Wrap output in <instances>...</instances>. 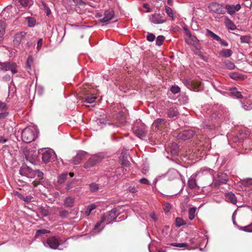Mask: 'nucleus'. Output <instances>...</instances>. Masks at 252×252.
Listing matches in <instances>:
<instances>
[{
    "label": "nucleus",
    "mask_w": 252,
    "mask_h": 252,
    "mask_svg": "<svg viewBox=\"0 0 252 252\" xmlns=\"http://www.w3.org/2000/svg\"><path fill=\"white\" fill-rule=\"evenodd\" d=\"M38 130L36 127L30 126L25 128L22 133V138L25 143H30L37 136Z\"/></svg>",
    "instance_id": "nucleus-1"
},
{
    "label": "nucleus",
    "mask_w": 252,
    "mask_h": 252,
    "mask_svg": "<svg viewBox=\"0 0 252 252\" xmlns=\"http://www.w3.org/2000/svg\"><path fill=\"white\" fill-rule=\"evenodd\" d=\"M104 158V154L102 153H99L92 156L89 160L85 163L84 168H91L97 163L100 162Z\"/></svg>",
    "instance_id": "nucleus-2"
},
{
    "label": "nucleus",
    "mask_w": 252,
    "mask_h": 252,
    "mask_svg": "<svg viewBox=\"0 0 252 252\" xmlns=\"http://www.w3.org/2000/svg\"><path fill=\"white\" fill-rule=\"evenodd\" d=\"M118 214V211L116 209H112L103 215L101 217V221H105L106 224H109L116 219Z\"/></svg>",
    "instance_id": "nucleus-3"
},
{
    "label": "nucleus",
    "mask_w": 252,
    "mask_h": 252,
    "mask_svg": "<svg viewBox=\"0 0 252 252\" xmlns=\"http://www.w3.org/2000/svg\"><path fill=\"white\" fill-rule=\"evenodd\" d=\"M184 83L190 90L193 91L198 92L202 90V84L200 81L187 79Z\"/></svg>",
    "instance_id": "nucleus-4"
},
{
    "label": "nucleus",
    "mask_w": 252,
    "mask_h": 252,
    "mask_svg": "<svg viewBox=\"0 0 252 252\" xmlns=\"http://www.w3.org/2000/svg\"><path fill=\"white\" fill-rule=\"evenodd\" d=\"M17 64L13 62L0 63V70L6 71L10 70L12 74L17 72L16 69Z\"/></svg>",
    "instance_id": "nucleus-5"
},
{
    "label": "nucleus",
    "mask_w": 252,
    "mask_h": 252,
    "mask_svg": "<svg viewBox=\"0 0 252 252\" xmlns=\"http://www.w3.org/2000/svg\"><path fill=\"white\" fill-rule=\"evenodd\" d=\"M210 12L215 13L217 14H224L225 10L222 5L217 2H212L208 6Z\"/></svg>",
    "instance_id": "nucleus-6"
},
{
    "label": "nucleus",
    "mask_w": 252,
    "mask_h": 252,
    "mask_svg": "<svg viewBox=\"0 0 252 252\" xmlns=\"http://www.w3.org/2000/svg\"><path fill=\"white\" fill-rule=\"evenodd\" d=\"M187 36L186 37V41L189 45L194 46L196 49H199V41L197 38L194 35H191L189 31L186 32Z\"/></svg>",
    "instance_id": "nucleus-7"
},
{
    "label": "nucleus",
    "mask_w": 252,
    "mask_h": 252,
    "mask_svg": "<svg viewBox=\"0 0 252 252\" xmlns=\"http://www.w3.org/2000/svg\"><path fill=\"white\" fill-rule=\"evenodd\" d=\"M228 177L225 173L219 172L217 178L214 180V186L218 187L221 185L226 184L228 181Z\"/></svg>",
    "instance_id": "nucleus-8"
},
{
    "label": "nucleus",
    "mask_w": 252,
    "mask_h": 252,
    "mask_svg": "<svg viewBox=\"0 0 252 252\" xmlns=\"http://www.w3.org/2000/svg\"><path fill=\"white\" fill-rule=\"evenodd\" d=\"M59 245V240L56 236H52L48 238L46 243L44 244L45 247H48L54 250L57 249Z\"/></svg>",
    "instance_id": "nucleus-9"
},
{
    "label": "nucleus",
    "mask_w": 252,
    "mask_h": 252,
    "mask_svg": "<svg viewBox=\"0 0 252 252\" xmlns=\"http://www.w3.org/2000/svg\"><path fill=\"white\" fill-rule=\"evenodd\" d=\"M19 173L28 178H34L33 170L26 165H23L19 170Z\"/></svg>",
    "instance_id": "nucleus-10"
},
{
    "label": "nucleus",
    "mask_w": 252,
    "mask_h": 252,
    "mask_svg": "<svg viewBox=\"0 0 252 252\" xmlns=\"http://www.w3.org/2000/svg\"><path fill=\"white\" fill-rule=\"evenodd\" d=\"M150 21L155 24H160L165 22L166 19L164 17L163 14L155 13L150 18Z\"/></svg>",
    "instance_id": "nucleus-11"
},
{
    "label": "nucleus",
    "mask_w": 252,
    "mask_h": 252,
    "mask_svg": "<svg viewBox=\"0 0 252 252\" xmlns=\"http://www.w3.org/2000/svg\"><path fill=\"white\" fill-rule=\"evenodd\" d=\"M97 96L96 94H88L84 97L82 98V102L84 103V105L87 107H89L90 105L87 104H91L95 102Z\"/></svg>",
    "instance_id": "nucleus-12"
},
{
    "label": "nucleus",
    "mask_w": 252,
    "mask_h": 252,
    "mask_svg": "<svg viewBox=\"0 0 252 252\" xmlns=\"http://www.w3.org/2000/svg\"><path fill=\"white\" fill-rule=\"evenodd\" d=\"M53 156H54L55 158H56V157H57L56 154H55V153L54 151H46L42 154V161L44 163H48L50 161V159L52 158H54L53 157H52Z\"/></svg>",
    "instance_id": "nucleus-13"
},
{
    "label": "nucleus",
    "mask_w": 252,
    "mask_h": 252,
    "mask_svg": "<svg viewBox=\"0 0 252 252\" xmlns=\"http://www.w3.org/2000/svg\"><path fill=\"white\" fill-rule=\"evenodd\" d=\"M194 135V132L192 130H185L178 134V138L183 140H187L191 138Z\"/></svg>",
    "instance_id": "nucleus-14"
},
{
    "label": "nucleus",
    "mask_w": 252,
    "mask_h": 252,
    "mask_svg": "<svg viewBox=\"0 0 252 252\" xmlns=\"http://www.w3.org/2000/svg\"><path fill=\"white\" fill-rule=\"evenodd\" d=\"M26 33L24 32H21L15 34L14 37L13 43L15 46H18L21 43L22 40L25 38Z\"/></svg>",
    "instance_id": "nucleus-15"
},
{
    "label": "nucleus",
    "mask_w": 252,
    "mask_h": 252,
    "mask_svg": "<svg viewBox=\"0 0 252 252\" xmlns=\"http://www.w3.org/2000/svg\"><path fill=\"white\" fill-rule=\"evenodd\" d=\"M88 154L85 151H80L79 152L76 156L74 157L72 159V162L74 164H79L82 160H83L86 157V156Z\"/></svg>",
    "instance_id": "nucleus-16"
},
{
    "label": "nucleus",
    "mask_w": 252,
    "mask_h": 252,
    "mask_svg": "<svg viewBox=\"0 0 252 252\" xmlns=\"http://www.w3.org/2000/svg\"><path fill=\"white\" fill-rule=\"evenodd\" d=\"M241 5L237 4L236 5L227 4L225 6V10H227V12L231 15L234 14L236 11L241 9Z\"/></svg>",
    "instance_id": "nucleus-17"
},
{
    "label": "nucleus",
    "mask_w": 252,
    "mask_h": 252,
    "mask_svg": "<svg viewBox=\"0 0 252 252\" xmlns=\"http://www.w3.org/2000/svg\"><path fill=\"white\" fill-rule=\"evenodd\" d=\"M117 122L116 123L117 126H121L126 122V117L125 113L123 111H120L116 116Z\"/></svg>",
    "instance_id": "nucleus-18"
},
{
    "label": "nucleus",
    "mask_w": 252,
    "mask_h": 252,
    "mask_svg": "<svg viewBox=\"0 0 252 252\" xmlns=\"http://www.w3.org/2000/svg\"><path fill=\"white\" fill-rule=\"evenodd\" d=\"M114 12L111 10L105 11L104 17L100 20L101 23H107L114 17Z\"/></svg>",
    "instance_id": "nucleus-19"
},
{
    "label": "nucleus",
    "mask_w": 252,
    "mask_h": 252,
    "mask_svg": "<svg viewBox=\"0 0 252 252\" xmlns=\"http://www.w3.org/2000/svg\"><path fill=\"white\" fill-rule=\"evenodd\" d=\"M17 6H21V7L26 8L32 4V0H15Z\"/></svg>",
    "instance_id": "nucleus-20"
},
{
    "label": "nucleus",
    "mask_w": 252,
    "mask_h": 252,
    "mask_svg": "<svg viewBox=\"0 0 252 252\" xmlns=\"http://www.w3.org/2000/svg\"><path fill=\"white\" fill-rule=\"evenodd\" d=\"M188 98L187 96L185 94H181L174 98V103L182 104L186 103L188 102Z\"/></svg>",
    "instance_id": "nucleus-21"
},
{
    "label": "nucleus",
    "mask_w": 252,
    "mask_h": 252,
    "mask_svg": "<svg viewBox=\"0 0 252 252\" xmlns=\"http://www.w3.org/2000/svg\"><path fill=\"white\" fill-rule=\"evenodd\" d=\"M226 200L233 204H236L237 201L235 195L232 192H229L225 194Z\"/></svg>",
    "instance_id": "nucleus-22"
},
{
    "label": "nucleus",
    "mask_w": 252,
    "mask_h": 252,
    "mask_svg": "<svg viewBox=\"0 0 252 252\" xmlns=\"http://www.w3.org/2000/svg\"><path fill=\"white\" fill-rule=\"evenodd\" d=\"M164 125V120L162 119H158L153 123L152 126L157 129H159L163 127Z\"/></svg>",
    "instance_id": "nucleus-23"
},
{
    "label": "nucleus",
    "mask_w": 252,
    "mask_h": 252,
    "mask_svg": "<svg viewBox=\"0 0 252 252\" xmlns=\"http://www.w3.org/2000/svg\"><path fill=\"white\" fill-rule=\"evenodd\" d=\"M233 52L229 49H222L219 52V55L223 58H228L232 55Z\"/></svg>",
    "instance_id": "nucleus-24"
},
{
    "label": "nucleus",
    "mask_w": 252,
    "mask_h": 252,
    "mask_svg": "<svg viewBox=\"0 0 252 252\" xmlns=\"http://www.w3.org/2000/svg\"><path fill=\"white\" fill-rule=\"evenodd\" d=\"M188 185L191 189H193L197 187L195 176L192 175L189 178L188 182Z\"/></svg>",
    "instance_id": "nucleus-25"
},
{
    "label": "nucleus",
    "mask_w": 252,
    "mask_h": 252,
    "mask_svg": "<svg viewBox=\"0 0 252 252\" xmlns=\"http://www.w3.org/2000/svg\"><path fill=\"white\" fill-rule=\"evenodd\" d=\"M74 198L72 197H67L64 200V205L66 207H71L73 206Z\"/></svg>",
    "instance_id": "nucleus-26"
},
{
    "label": "nucleus",
    "mask_w": 252,
    "mask_h": 252,
    "mask_svg": "<svg viewBox=\"0 0 252 252\" xmlns=\"http://www.w3.org/2000/svg\"><path fill=\"white\" fill-rule=\"evenodd\" d=\"M133 129L135 134L139 138H141L145 136V132L142 128L140 129L138 128L137 127L134 126Z\"/></svg>",
    "instance_id": "nucleus-27"
},
{
    "label": "nucleus",
    "mask_w": 252,
    "mask_h": 252,
    "mask_svg": "<svg viewBox=\"0 0 252 252\" xmlns=\"http://www.w3.org/2000/svg\"><path fill=\"white\" fill-rule=\"evenodd\" d=\"M238 228L240 230L251 233L252 232V222L245 226H238Z\"/></svg>",
    "instance_id": "nucleus-28"
},
{
    "label": "nucleus",
    "mask_w": 252,
    "mask_h": 252,
    "mask_svg": "<svg viewBox=\"0 0 252 252\" xmlns=\"http://www.w3.org/2000/svg\"><path fill=\"white\" fill-rule=\"evenodd\" d=\"M225 25L227 28L231 30H234L236 29V26L230 20L227 19L225 22Z\"/></svg>",
    "instance_id": "nucleus-29"
},
{
    "label": "nucleus",
    "mask_w": 252,
    "mask_h": 252,
    "mask_svg": "<svg viewBox=\"0 0 252 252\" xmlns=\"http://www.w3.org/2000/svg\"><path fill=\"white\" fill-rule=\"evenodd\" d=\"M231 94L236 97L237 98H240L242 97V95L241 93L239 92L236 88H233L230 90Z\"/></svg>",
    "instance_id": "nucleus-30"
},
{
    "label": "nucleus",
    "mask_w": 252,
    "mask_h": 252,
    "mask_svg": "<svg viewBox=\"0 0 252 252\" xmlns=\"http://www.w3.org/2000/svg\"><path fill=\"white\" fill-rule=\"evenodd\" d=\"M206 32H207L208 35L213 38L214 40H216V41H219V40H221V38L218 36V35L216 34L215 33L212 32L210 30L207 29Z\"/></svg>",
    "instance_id": "nucleus-31"
},
{
    "label": "nucleus",
    "mask_w": 252,
    "mask_h": 252,
    "mask_svg": "<svg viewBox=\"0 0 252 252\" xmlns=\"http://www.w3.org/2000/svg\"><path fill=\"white\" fill-rule=\"evenodd\" d=\"M67 176H68V174L67 173H63V174L60 175L58 177V182L61 184H63L66 181Z\"/></svg>",
    "instance_id": "nucleus-32"
},
{
    "label": "nucleus",
    "mask_w": 252,
    "mask_h": 252,
    "mask_svg": "<svg viewBox=\"0 0 252 252\" xmlns=\"http://www.w3.org/2000/svg\"><path fill=\"white\" fill-rule=\"evenodd\" d=\"M26 20L28 23V26L29 27H33L35 25L36 20L33 17H28L26 18Z\"/></svg>",
    "instance_id": "nucleus-33"
},
{
    "label": "nucleus",
    "mask_w": 252,
    "mask_h": 252,
    "mask_svg": "<svg viewBox=\"0 0 252 252\" xmlns=\"http://www.w3.org/2000/svg\"><path fill=\"white\" fill-rule=\"evenodd\" d=\"M196 208L194 207L190 208L189 211V220H192L195 217Z\"/></svg>",
    "instance_id": "nucleus-34"
},
{
    "label": "nucleus",
    "mask_w": 252,
    "mask_h": 252,
    "mask_svg": "<svg viewBox=\"0 0 252 252\" xmlns=\"http://www.w3.org/2000/svg\"><path fill=\"white\" fill-rule=\"evenodd\" d=\"M5 23L3 20H0V36L5 33Z\"/></svg>",
    "instance_id": "nucleus-35"
},
{
    "label": "nucleus",
    "mask_w": 252,
    "mask_h": 252,
    "mask_svg": "<svg viewBox=\"0 0 252 252\" xmlns=\"http://www.w3.org/2000/svg\"><path fill=\"white\" fill-rule=\"evenodd\" d=\"M39 212L41 213L43 216L46 217L49 215V212L48 210L43 206H40L38 208Z\"/></svg>",
    "instance_id": "nucleus-36"
},
{
    "label": "nucleus",
    "mask_w": 252,
    "mask_h": 252,
    "mask_svg": "<svg viewBox=\"0 0 252 252\" xmlns=\"http://www.w3.org/2000/svg\"><path fill=\"white\" fill-rule=\"evenodd\" d=\"M165 38L163 35H159L156 40V44L158 46H161Z\"/></svg>",
    "instance_id": "nucleus-37"
},
{
    "label": "nucleus",
    "mask_w": 252,
    "mask_h": 252,
    "mask_svg": "<svg viewBox=\"0 0 252 252\" xmlns=\"http://www.w3.org/2000/svg\"><path fill=\"white\" fill-rule=\"evenodd\" d=\"M242 184L246 187L252 186V178H247L242 181Z\"/></svg>",
    "instance_id": "nucleus-38"
},
{
    "label": "nucleus",
    "mask_w": 252,
    "mask_h": 252,
    "mask_svg": "<svg viewBox=\"0 0 252 252\" xmlns=\"http://www.w3.org/2000/svg\"><path fill=\"white\" fill-rule=\"evenodd\" d=\"M242 107L246 110H250L252 109V103L248 101L244 102L242 104Z\"/></svg>",
    "instance_id": "nucleus-39"
},
{
    "label": "nucleus",
    "mask_w": 252,
    "mask_h": 252,
    "mask_svg": "<svg viewBox=\"0 0 252 252\" xmlns=\"http://www.w3.org/2000/svg\"><path fill=\"white\" fill-rule=\"evenodd\" d=\"M50 232L49 230L45 229L37 230L35 233V237H37L41 234L49 233Z\"/></svg>",
    "instance_id": "nucleus-40"
},
{
    "label": "nucleus",
    "mask_w": 252,
    "mask_h": 252,
    "mask_svg": "<svg viewBox=\"0 0 252 252\" xmlns=\"http://www.w3.org/2000/svg\"><path fill=\"white\" fill-rule=\"evenodd\" d=\"M241 42L242 43H249L251 40V37L249 36H241L240 37Z\"/></svg>",
    "instance_id": "nucleus-41"
},
{
    "label": "nucleus",
    "mask_w": 252,
    "mask_h": 252,
    "mask_svg": "<svg viewBox=\"0 0 252 252\" xmlns=\"http://www.w3.org/2000/svg\"><path fill=\"white\" fill-rule=\"evenodd\" d=\"M98 189V185L96 183H93L90 185V189L92 192L96 191Z\"/></svg>",
    "instance_id": "nucleus-42"
},
{
    "label": "nucleus",
    "mask_w": 252,
    "mask_h": 252,
    "mask_svg": "<svg viewBox=\"0 0 252 252\" xmlns=\"http://www.w3.org/2000/svg\"><path fill=\"white\" fill-rule=\"evenodd\" d=\"M176 225L178 227H180L185 224V221L180 218H177L176 219Z\"/></svg>",
    "instance_id": "nucleus-43"
},
{
    "label": "nucleus",
    "mask_w": 252,
    "mask_h": 252,
    "mask_svg": "<svg viewBox=\"0 0 252 252\" xmlns=\"http://www.w3.org/2000/svg\"><path fill=\"white\" fill-rule=\"evenodd\" d=\"M165 9L167 15L170 16L172 19L173 18V13L172 9L168 6H165Z\"/></svg>",
    "instance_id": "nucleus-44"
},
{
    "label": "nucleus",
    "mask_w": 252,
    "mask_h": 252,
    "mask_svg": "<svg viewBox=\"0 0 252 252\" xmlns=\"http://www.w3.org/2000/svg\"><path fill=\"white\" fill-rule=\"evenodd\" d=\"M225 64L226 67L229 69H233L235 67L234 63L230 61L226 62Z\"/></svg>",
    "instance_id": "nucleus-45"
},
{
    "label": "nucleus",
    "mask_w": 252,
    "mask_h": 252,
    "mask_svg": "<svg viewBox=\"0 0 252 252\" xmlns=\"http://www.w3.org/2000/svg\"><path fill=\"white\" fill-rule=\"evenodd\" d=\"M188 246V244L186 243H174V247H178L182 249H185Z\"/></svg>",
    "instance_id": "nucleus-46"
},
{
    "label": "nucleus",
    "mask_w": 252,
    "mask_h": 252,
    "mask_svg": "<svg viewBox=\"0 0 252 252\" xmlns=\"http://www.w3.org/2000/svg\"><path fill=\"white\" fill-rule=\"evenodd\" d=\"M69 214L68 211L66 210H62L59 213L60 216L63 219L67 218L69 216Z\"/></svg>",
    "instance_id": "nucleus-47"
},
{
    "label": "nucleus",
    "mask_w": 252,
    "mask_h": 252,
    "mask_svg": "<svg viewBox=\"0 0 252 252\" xmlns=\"http://www.w3.org/2000/svg\"><path fill=\"white\" fill-rule=\"evenodd\" d=\"M95 208V206L94 204H92L87 207L86 214L87 216H89L91 213V212Z\"/></svg>",
    "instance_id": "nucleus-48"
},
{
    "label": "nucleus",
    "mask_w": 252,
    "mask_h": 252,
    "mask_svg": "<svg viewBox=\"0 0 252 252\" xmlns=\"http://www.w3.org/2000/svg\"><path fill=\"white\" fill-rule=\"evenodd\" d=\"M156 38L155 35L152 33H148L147 35V39L148 41L152 42Z\"/></svg>",
    "instance_id": "nucleus-49"
},
{
    "label": "nucleus",
    "mask_w": 252,
    "mask_h": 252,
    "mask_svg": "<svg viewBox=\"0 0 252 252\" xmlns=\"http://www.w3.org/2000/svg\"><path fill=\"white\" fill-rule=\"evenodd\" d=\"M33 62V59L32 56H29L27 59V66L29 69L31 68V64Z\"/></svg>",
    "instance_id": "nucleus-50"
},
{
    "label": "nucleus",
    "mask_w": 252,
    "mask_h": 252,
    "mask_svg": "<svg viewBox=\"0 0 252 252\" xmlns=\"http://www.w3.org/2000/svg\"><path fill=\"white\" fill-rule=\"evenodd\" d=\"M34 177L36 175L39 178H41L43 176V173L39 170H33Z\"/></svg>",
    "instance_id": "nucleus-51"
},
{
    "label": "nucleus",
    "mask_w": 252,
    "mask_h": 252,
    "mask_svg": "<svg viewBox=\"0 0 252 252\" xmlns=\"http://www.w3.org/2000/svg\"><path fill=\"white\" fill-rule=\"evenodd\" d=\"M171 205L170 204L168 203H166L164 205V212L167 213H168L170 210L171 209Z\"/></svg>",
    "instance_id": "nucleus-52"
},
{
    "label": "nucleus",
    "mask_w": 252,
    "mask_h": 252,
    "mask_svg": "<svg viewBox=\"0 0 252 252\" xmlns=\"http://www.w3.org/2000/svg\"><path fill=\"white\" fill-rule=\"evenodd\" d=\"M107 120L105 119H99L97 120V124L100 126L102 125H106L107 124Z\"/></svg>",
    "instance_id": "nucleus-53"
},
{
    "label": "nucleus",
    "mask_w": 252,
    "mask_h": 252,
    "mask_svg": "<svg viewBox=\"0 0 252 252\" xmlns=\"http://www.w3.org/2000/svg\"><path fill=\"white\" fill-rule=\"evenodd\" d=\"M32 197L31 195H27L25 197L24 196V198H23L22 200L25 202L28 203L32 200Z\"/></svg>",
    "instance_id": "nucleus-54"
},
{
    "label": "nucleus",
    "mask_w": 252,
    "mask_h": 252,
    "mask_svg": "<svg viewBox=\"0 0 252 252\" xmlns=\"http://www.w3.org/2000/svg\"><path fill=\"white\" fill-rule=\"evenodd\" d=\"M42 45V38H40L38 39V41H37V51H39L41 49V47Z\"/></svg>",
    "instance_id": "nucleus-55"
},
{
    "label": "nucleus",
    "mask_w": 252,
    "mask_h": 252,
    "mask_svg": "<svg viewBox=\"0 0 252 252\" xmlns=\"http://www.w3.org/2000/svg\"><path fill=\"white\" fill-rule=\"evenodd\" d=\"M139 182L143 184L150 185L149 181L146 178H143L139 180Z\"/></svg>",
    "instance_id": "nucleus-56"
},
{
    "label": "nucleus",
    "mask_w": 252,
    "mask_h": 252,
    "mask_svg": "<svg viewBox=\"0 0 252 252\" xmlns=\"http://www.w3.org/2000/svg\"><path fill=\"white\" fill-rule=\"evenodd\" d=\"M13 193L15 196H17L19 198H20L21 200H22V199L24 198V196L17 191H14L13 192Z\"/></svg>",
    "instance_id": "nucleus-57"
},
{
    "label": "nucleus",
    "mask_w": 252,
    "mask_h": 252,
    "mask_svg": "<svg viewBox=\"0 0 252 252\" xmlns=\"http://www.w3.org/2000/svg\"><path fill=\"white\" fill-rule=\"evenodd\" d=\"M128 190L129 192L132 193H135L137 191V189L134 187L129 186L128 188Z\"/></svg>",
    "instance_id": "nucleus-58"
},
{
    "label": "nucleus",
    "mask_w": 252,
    "mask_h": 252,
    "mask_svg": "<svg viewBox=\"0 0 252 252\" xmlns=\"http://www.w3.org/2000/svg\"><path fill=\"white\" fill-rule=\"evenodd\" d=\"M8 115V112H2L0 113V119L2 120L5 118Z\"/></svg>",
    "instance_id": "nucleus-59"
},
{
    "label": "nucleus",
    "mask_w": 252,
    "mask_h": 252,
    "mask_svg": "<svg viewBox=\"0 0 252 252\" xmlns=\"http://www.w3.org/2000/svg\"><path fill=\"white\" fill-rule=\"evenodd\" d=\"M219 42H220V44L223 46L226 47L228 45V44L227 42V41L224 40H222L221 39V40H219Z\"/></svg>",
    "instance_id": "nucleus-60"
},
{
    "label": "nucleus",
    "mask_w": 252,
    "mask_h": 252,
    "mask_svg": "<svg viewBox=\"0 0 252 252\" xmlns=\"http://www.w3.org/2000/svg\"><path fill=\"white\" fill-rule=\"evenodd\" d=\"M170 151L171 153L169 154L168 153V151H167V153L168 155H165V156H166V158H168V159H170L172 160V157H173V155H172V149L171 148V149H170Z\"/></svg>",
    "instance_id": "nucleus-61"
},
{
    "label": "nucleus",
    "mask_w": 252,
    "mask_h": 252,
    "mask_svg": "<svg viewBox=\"0 0 252 252\" xmlns=\"http://www.w3.org/2000/svg\"><path fill=\"white\" fill-rule=\"evenodd\" d=\"M6 108V104L4 102H0V109L4 110Z\"/></svg>",
    "instance_id": "nucleus-62"
},
{
    "label": "nucleus",
    "mask_w": 252,
    "mask_h": 252,
    "mask_svg": "<svg viewBox=\"0 0 252 252\" xmlns=\"http://www.w3.org/2000/svg\"><path fill=\"white\" fill-rule=\"evenodd\" d=\"M7 141V139L4 136H0V143H4Z\"/></svg>",
    "instance_id": "nucleus-63"
},
{
    "label": "nucleus",
    "mask_w": 252,
    "mask_h": 252,
    "mask_svg": "<svg viewBox=\"0 0 252 252\" xmlns=\"http://www.w3.org/2000/svg\"><path fill=\"white\" fill-rule=\"evenodd\" d=\"M150 217L153 220H154L155 221L157 220V218L155 213H151Z\"/></svg>",
    "instance_id": "nucleus-64"
}]
</instances>
